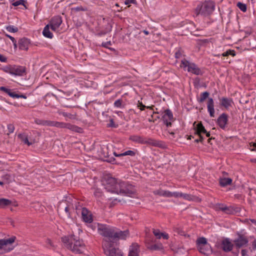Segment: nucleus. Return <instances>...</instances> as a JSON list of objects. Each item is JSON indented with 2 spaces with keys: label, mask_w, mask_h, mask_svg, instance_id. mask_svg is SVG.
<instances>
[{
  "label": "nucleus",
  "mask_w": 256,
  "mask_h": 256,
  "mask_svg": "<svg viewBox=\"0 0 256 256\" xmlns=\"http://www.w3.org/2000/svg\"><path fill=\"white\" fill-rule=\"evenodd\" d=\"M102 184L108 192L112 194L126 195L131 193L130 186L110 176H106L103 178Z\"/></svg>",
  "instance_id": "1"
},
{
  "label": "nucleus",
  "mask_w": 256,
  "mask_h": 256,
  "mask_svg": "<svg viewBox=\"0 0 256 256\" xmlns=\"http://www.w3.org/2000/svg\"><path fill=\"white\" fill-rule=\"evenodd\" d=\"M62 241L68 249L76 253H82L84 249V244L81 240H76L73 236L68 238L66 237L62 238Z\"/></svg>",
  "instance_id": "2"
},
{
  "label": "nucleus",
  "mask_w": 256,
  "mask_h": 256,
  "mask_svg": "<svg viewBox=\"0 0 256 256\" xmlns=\"http://www.w3.org/2000/svg\"><path fill=\"white\" fill-rule=\"evenodd\" d=\"M214 4L212 1H207L198 5L196 8V15L201 14L206 16L212 12L214 10Z\"/></svg>",
  "instance_id": "3"
},
{
  "label": "nucleus",
  "mask_w": 256,
  "mask_h": 256,
  "mask_svg": "<svg viewBox=\"0 0 256 256\" xmlns=\"http://www.w3.org/2000/svg\"><path fill=\"white\" fill-rule=\"evenodd\" d=\"M114 228L102 224H98V232L104 237V243L106 241H108L110 244H112V240L114 232Z\"/></svg>",
  "instance_id": "4"
},
{
  "label": "nucleus",
  "mask_w": 256,
  "mask_h": 256,
  "mask_svg": "<svg viewBox=\"0 0 256 256\" xmlns=\"http://www.w3.org/2000/svg\"><path fill=\"white\" fill-rule=\"evenodd\" d=\"M180 66L183 68L184 70H186L188 72L194 74L200 75L202 74V70L195 64L190 62L186 59L182 60Z\"/></svg>",
  "instance_id": "5"
},
{
  "label": "nucleus",
  "mask_w": 256,
  "mask_h": 256,
  "mask_svg": "<svg viewBox=\"0 0 256 256\" xmlns=\"http://www.w3.org/2000/svg\"><path fill=\"white\" fill-rule=\"evenodd\" d=\"M196 244L199 252L206 255H209L212 252L210 244L208 243L205 238L202 237L198 238Z\"/></svg>",
  "instance_id": "6"
},
{
  "label": "nucleus",
  "mask_w": 256,
  "mask_h": 256,
  "mask_svg": "<svg viewBox=\"0 0 256 256\" xmlns=\"http://www.w3.org/2000/svg\"><path fill=\"white\" fill-rule=\"evenodd\" d=\"M102 247L107 256H123L121 250L115 248L113 244H110L108 240L104 243Z\"/></svg>",
  "instance_id": "7"
},
{
  "label": "nucleus",
  "mask_w": 256,
  "mask_h": 256,
  "mask_svg": "<svg viewBox=\"0 0 256 256\" xmlns=\"http://www.w3.org/2000/svg\"><path fill=\"white\" fill-rule=\"evenodd\" d=\"M15 239V237H12L8 239H0V250L2 252H8L13 250L12 244L14 242Z\"/></svg>",
  "instance_id": "8"
},
{
  "label": "nucleus",
  "mask_w": 256,
  "mask_h": 256,
  "mask_svg": "<svg viewBox=\"0 0 256 256\" xmlns=\"http://www.w3.org/2000/svg\"><path fill=\"white\" fill-rule=\"evenodd\" d=\"M162 119L164 124L167 127L170 126H172V122L174 120L172 112L168 109L164 111L162 116Z\"/></svg>",
  "instance_id": "9"
},
{
  "label": "nucleus",
  "mask_w": 256,
  "mask_h": 256,
  "mask_svg": "<svg viewBox=\"0 0 256 256\" xmlns=\"http://www.w3.org/2000/svg\"><path fill=\"white\" fill-rule=\"evenodd\" d=\"M62 23V18L60 16H56L52 18L48 24L50 28L54 32H58V28Z\"/></svg>",
  "instance_id": "10"
},
{
  "label": "nucleus",
  "mask_w": 256,
  "mask_h": 256,
  "mask_svg": "<svg viewBox=\"0 0 256 256\" xmlns=\"http://www.w3.org/2000/svg\"><path fill=\"white\" fill-rule=\"evenodd\" d=\"M128 230L120 231L117 230L115 228L114 230L113 238L112 240V244L114 245V241L117 240L118 239L125 240L128 236Z\"/></svg>",
  "instance_id": "11"
},
{
  "label": "nucleus",
  "mask_w": 256,
  "mask_h": 256,
  "mask_svg": "<svg viewBox=\"0 0 256 256\" xmlns=\"http://www.w3.org/2000/svg\"><path fill=\"white\" fill-rule=\"evenodd\" d=\"M236 246L237 248H241L247 244L248 240L246 237L242 235H239L238 237L234 241Z\"/></svg>",
  "instance_id": "12"
},
{
  "label": "nucleus",
  "mask_w": 256,
  "mask_h": 256,
  "mask_svg": "<svg viewBox=\"0 0 256 256\" xmlns=\"http://www.w3.org/2000/svg\"><path fill=\"white\" fill-rule=\"evenodd\" d=\"M140 246L136 243H133L129 248L128 256H139Z\"/></svg>",
  "instance_id": "13"
},
{
  "label": "nucleus",
  "mask_w": 256,
  "mask_h": 256,
  "mask_svg": "<svg viewBox=\"0 0 256 256\" xmlns=\"http://www.w3.org/2000/svg\"><path fill=\"white\" fill-rule=\"evenodd\" d=\"M18 44L20 50H27L30 44V41L28 39L24 38L19 40Z\"/></svg>",
  "instance_id": "14"
},
{
  "label": "nucleus",
  "mask_w": 256,
  "mask_h": 256,
  "mask_svg": "<svg viewBox=\"0 0 256 256\" xmlns=\"http://www.w3.org/2000/svg\"><path fill=\"white\" fill-rule=\"evenodd\" d=\"M26 72V68L22 66H12V75L22 76Z\"/></svg>",
  "instance_id": "15"
},
{
  "label": "nucleus",
  "mask_w": 256,
  "mask_h": 256,
  "mask_svg": "<svg viewBox=\"0 0 256 256\" xmlns=\"http://www.w3.org/2000/svg\"><path fill=\"white\" fill-rule=\"evenodd\" d=\"M228 116L226 114H222L218 118L217 122L220 128L224 129L228 122Z\"/></svg>",
  "instance_id": "16"
},
{
  "label": "nucleus",
  "mask_w": 256,
  "mask_h": 256,
  "mask_svg": "<svg viewBox=\"0 0 256 256\" xmlns=\"http://www.w3.org/2000/svg\"><path fill=\"white\" fill-rule=\"evenodd\" d=\"M222 250L226 252H230L232 250L233 244L229 238H225L222 241Z\"/></svg>",
  "instance_id": "17"
},
{
  "label": "nucleus",
  "mask_w": 256,
  "mask_h": 256,
  "mask_svg": "<svg viewBox=\"0 0 256 256\" xmlns=\"http://www.w3.org/2000/svg\"><path fill=\"white\" fill-rule=\"evenodd\" d=\"M220 104L221 106L224 107L226 109L232 106L233 100L230 98L222 97L219 98Z\"/></svg>",
  "instance_id": "18"
},
{
  "label": "nucleus",
  "mask_w": 256,
  "mask_h": 256,
  "mask_svg": "<svg viewBox=\"0 0 256 256\" xmlns=\"http://www.w3.org/2000/svg\"><path fill=\"white\" fill-rule=\"evenodd\" d=\"M218 210H220L226 214H232L234 210L232 206H227L224 204H218L216 207Z\"/></svg>",
  "instance_id": "19"
},
{
  "label": "nucleus",
  "mask_w": 256,
  "mask_h": 256,
  "mask_svg": "<svg viewBox=\"0 0 256 256\" xmlns=\"http://www.w3.org/2000/svg\"><path fill=\"white\" fill-rule=\"evenodd\" d=\"M82 218L84 222L90 223L92 220L90 212L86 208H84L82 210Z\"/></svg>",
  "instance_id": "20"
},
{
  "label": "nucleus",
  "mask_w": 256,
  "mask_h": 256,
  "mask_svg": "<svg viewBox=\"0 0 256 256\" xmlns=\"http://www.w3.org/2000/svg\"><path fill=\"white\" fill-rule=\"evenodd\" d=\"M208 111L210 113L211 117L214 116V102L212 98H208L207 103Z\"/></svg>",
  "instance_id": "21"
},
{
  "label": "nucleus",
  "mask_w": 256,
  "mask_h": 256,
  "mask_svg": "<svg viewBox=\"0 0 256 256\" xmlns=\"http://www.w3.org/2000/svg\"><path fill=\"white\" fill-rule=\"evenodd\" d=\"M196 129V134H198L200 137V140L202 141L204 138L202 134H204V132H206V130L205 129L204 127L203 126L201 122L198 123L197 124Z\"/></svg>",
  "instance_id": "22"
},
{
  "label": "nucleus",
  "mask_w": 256,
  "mask_h": 256,
  "mask_svg": "<svg viewBox=\"0 0 256 256\" xmlns=\"http://www.w3.org/2000/svg\"><path fill=\"white\" fill-rule=\"evenodd\" d=\"M142 144H148L152 146L161 147L162 146V142L160 141L156 140L152 138H148L146 140V141L141 142Z\"/></svg>",
  "instance_id": "23"
},
{
  "label": "nucleus",
  "mask_w": 256,
  "mask_h": 256,
  "mask_svg": "<svg viewBox=\"0 0 256 256\" xmlns=\"http://www.w3.org/2000/svg\"><path fill=\"white\" fill-rule=\"evenodd\" d=\"M154 234L156 237L157 238L160 239L162 238L165 240H168L169 238L168 234L166 232H161L159 230L154 229Z\"/></svg>",
  "instance_id": "24"
},
{
  "label": "nucleus",
  "mask_w": 256,
  "mask_h": 256,
  "mask_svg": "<svg viewBox=\"0 0 256 256\" xmlns=\"http://www.w3.org/2000/svg\"><path fill=\"white\" fill-rule=\"evenodd\" d=\"M147 248L150 250H162L164 246L162 243L157 242L153 244H148Z\"/></svg>",
  "instance_id": "25"
},
{
  "label": "nucleus",
  "mask_w": 256,
  "mask_h": 256,
  "mask_svg": "<svg viewBox=\"0 0 256 256\" xmlns=\"http://www.w3.org/2000/svg\"><path fill=\"white\" fill-rule=\"evenodd\" d=\"M153 193L155 195H158L170 198V192L168 190H164L162 189H159L154 191Z\"/></svg>",
  "instance_id": "26"
},
{
  "label": "nucleus",
  "mask_w": 256,
  "mask_h": 256,
  "mask_svg": "<svg viewBox=\"0 0 256 256\" xmlns=\"http://www.w3.org/2000/svg\"><path fill=\"white\" fill-rule=\"evenodd\" d=\"M68 129H69L72 131L76 132H81L82 131V129L76 126L72 125L69 123H65L64 128Z\"/></svg>",
  "instance_id": "27"
},
{
  "label": "nucleus",
  "mask_w": 256,
  "mask_h": 256,
  "mask_svg": "<svg viewBox=\"0 0 256 256\" xmlns=\"http://www.w3.org/2000/svg\"><path fill=\"white\" fill-rule=\"evenodd\" d=\"M36 124L45 126H52V120H42L40 119H36L34 120Z\"/></svg>",
  "instance_id": "28"
},
{
  "label": "nucleus",
  "mask_w": 256,
  "mask_h": 256,
  "mask_svg": "<svg viewBox=\"0 0 256 256\" xmlns=\"http://www.w3.org/2000/svg\"><path fill=\"white\" fill-rule=\"evenodd\" d=\"M50 25L47 24L44 28L42 34L46 38H52L53 37V34L50 30Z\"/></svg>",
  "instance_id": "29"
},
{
  "label": "nucleus",
  "mask_w": 256,
  "mask_h": 256,
  "mask_svg": "<svg viewBox=\"0 0 256 256\" xmlns=\"http://www.w3.org/2000/svg\"><path fill=\"white\" fill-rule=\"evenodd\" d=\"M232 182V180L230 178H222L220 180V184L222 186L230 185Z\"/></svg>",
  "instance_id": "30"
},
{
  "label": "nucleus",
  "mask_w": 256,
  "mask_h": 256,
  "mask_svg": "<svg viewBox=\"0 0 256 256\" xmlns=\"http://www.w3.org/2000/svg\"><path fill=\"white\" fill-rule=\"evenodd\" d=\"M18 137L20 138L21 140L26 144L28 146L32 145L33 144V142H29L28 140V136L26 134H20L18 135Z\"/></svg>",
  "instance_id": "31"
},
{
  "label": "nucleus",
  "mask_w": 256,
  "mask_h": 256,
  "mask_svg": "<svg viewBox=\"0 0 256 256\" xmlns=\"http://www.w3.org/2000/svg\"><path fill=\"white\" fill-rule=\"evenodd\" d=\"M12 202L6 198H0V207L4 208L5 206H8L11 204Z\"/></svg>",
  "instance_id": "32"
},
{
  "label": "nucleus",
  "mask_w": 256,
  "mask_h": 256,
  "mask_svg": "<svg viewBox=\"0 0 256 256\" xmlns=\"http://www.w3.org/2000/svg\"><path fill=\"white\" fill-rule=\"evenodd\" d=\"M0 90L6 93L9 96H10L12 98H13V96H16L15 95H14V92H12L11 90L6 88L4 86H1L0 87Z\"/></svg>",
  "instance_id": "33"
},
{
  "label": "nucleus",
  "mask_w": 256,
  "mask_h": 256,
  "mask_svg": "<svg viewBox=\"0 0 256 256\" xmlns=\"http://www.w3.org/2000/svg\"><path fill=\"white\" fill-rule=\"evenodd\" d=\"M209 93L207 92H204L200 94V97L198 99V102L202 103L209 96Z\"/></svg>",
  "instance_id": "34"
},
{
  "label": "nucleus",
  "mask_w": 256,
  "mask_h": 256,
  "mask_svg": "<svg viewBox=\"0 0 256 256\" xmlns=\"http://www.w3.org/2000/svg\"><path fill=\"white\" fill-rule=\"evenodd\" d=\"M136 154V152L134 151L128 150L126 152H125L124 153L119 154H114L115 156H134Z\"/></svg>",
  "instance_id": "35"
},
{
  "label": "nucleus",
  "mask_w": 256,
  "mask_h": 256,
  "mask_svg": "<svg viewBox=\"0 0 256 256\" xmlns=\"http://www.w3.org/2000/svg\"><path fill=\"white\" fill-rule=\"evenodd\" d=\"M52 126H55L58 128H64L65 122L52 121Z\"/></svg>",
  "instance_id": "36"
},
{
  "label": "nucleus",
  "mask_w": 256,
  "mask_h": 256,
  "mask_svg": "<svg viewBox=\"0 0 256 256\" xmlns=\"http://www.w3.org/2000/svg\"><path fill=\"white\" fill-rule=\"evenodd\" d=\"M12 66L10 65V66H4V67L0 68V69L4 72L8 73V74H12Z\"/></svg>",
  "instance_id": "37"
},
{
  "label": "nucleus",
  "mask_w": 256,
  "mask_h": 256,
  "mask_svg": "<svg viewBox=\"0 0 256 256\" xmlns=\"http://www.w3.org/2000/svg\"><path fill=\"white\" fill-rule=\"evenodd\" d=\"M181 198L184 200H194V196L187 194H184L182 192Z\"/></svg>",
  "instance_id": "38"
},
{
  "label": "nucleus",
  "mask_w": 256,
  "mask_h": 256,
  "mask_svg": "<svg viewBox=\"0 0 256 256\" xmlns=\"http://www.w3.org/2000/svg\"><path fill=\"white\" fill-rule=\"evenodd\" d=\"M222 55L223 56H228L229 55H232V56H235L236 54L234 50H227L226 52H224Z\"/></svg>",
  "instance_id": "39"
},
{
  "label": "nucleus",
  "mask_w": 256,
  "mask_h": 256,
  "mask_svg": "<svg viewBox=\"0 0 256 256\" xmlns=\"http://www.w3.org/2000/svg\"><path fill=\"white\" fill-rule=\"evenodd\" d=\"M6 29L8 31L11 32H16L18 31V28L13 26H10L6 28Z\"/></svg>",
  "instance_id": "40"
},
{
  "label": "nucleus",
  "mask_w": 256,
  "mask_h": 256,
  "mask_svg": "<svg viewBox=\"0 0 256 256\" xmlns=\"http://www.w3.org/2000/svg\"><path fill=\"white\" fill-rule=\"evenodd\" d=\"M182 192H170V198L174 197L176 198H181Z\"/></svg>",
  "instance_id": "41"
},
{
  "label": "nucleus",
  "mask_w": 256,
  "mask_h": 256,
  "mask_svg": "<svg viewBox=\"0 0 256 256\" xmlns=\"http://www.w3.org/2000/svg\"><path fill=\"white\" fill-rule=\"evenodd\" d=\"M58 113L60 114L63 116H64L66 117V118H68L70 119H72V118H74V116L70 113H66V112H59Z\"/></svg>",
  "instance_id": "42"
},
{
  "label": "nucleus",
  "mask_w": 256,
  "mask_h": 256,
  "mask_svg": "<svg viewBox=\"0 0 256 256\" xmlns=\"http://www.w3.org/2000/svg\"><path fill=\"white\" fill-rule=\"evenodd\" d=\"M238 8L243 12H245L246 10V6L245 4L241 2H238L237 4Z\"/></svg>",
  "instance_id": "43"
},
{
  "label": "nucleus",
  "mask_w": 256,
  "mask_h": 256,
  "mask_svg": "<svg viewBox=\"0 0 256 256\" xmlns=\"http://www.w3.org/2000/svg\"><path fill=\"white\" fill-rule=\"evenodd\" d=\"M8 127V134H12V133H13L14 130V124H8L7 126Z\"/></svg>",
  "instance_id": "44"
},
{
  "label": "nucleus",
  "mask_w": 256,
  "mask_h": 256,
  "mask_svg": "<svg viewBox=\"0 0 256 256\" xmlns=\"http://www.w3.org/2000/svg\"><path fill=\"white\" fill-rule=\"evenodd\" d=\"M122 104V100L120 99H118L115 101L114 102V106L116 108H121Z\"/></svg>",
  "instance_id": "45"
},
{
  "label": "nucleus",
  "mask_w": 256,
  "mask_h": 256,
  "mask_svg": "<svg viewBox=\"0 0 256 256\" xmlns=\"http://www.w3.org/2000/svg\"><path fill=\"white\" fill-rule=\"evenodd\" d=\"M24 0H18L13 2L12 5L14 6H17L19 5H24Z\"/></svg>",
  "instance_id": "46"
},
{
  "label": "nucleus",
  "mask_w": 256,
  "mask_h": 256,
  "mask_svg": "<svg viewBox=\"0 0 256 256\" xmlns=\"http://www.w3.org/2000/svg\"><path fill=\"white\" fill-rule=\"evenodd\" d=\"M250 146L252 150H254L256 149V142H252L250 144Z\"/></svg>",
  "instance_id": "47"
},
{
  "label": "nucleus",
  "mask_w": 256,
  "mask_h": 256,
  "mask_svg": "<svg viewBox=\"0 0 256 256\" xmlns=\"http://www.w3.org/2000/svg\"><path fill=\"white\" fill-rule=\"evenodd\" d=\"M134 140L139 143L142 144V142H141L142 141L144 142V141H146V140L142 138H141L140 136H136V137Z\"/></svg>",
  "instance_id": "48"
},
{
  "label": "nucleus",
  "mask_w": 256,
  "mask_h": 256,
  "mask_svg": "<svg viewBox=\"0 0 256 256\" xmlns=\"http://www.w3.org/2000/svg\"><path fill=\"white\" fill-rule=\"evenodd\" d=\"M14 95H15L16 96H13L12 98H23L24 99L26 98V96L23 94L18 95V94L14 93Z\"/></svg>",
  "instance_id": "49"
},
{
  "label": "nucleus",
  "mask_w": 256,
  "mask_h": 256,
  "mask_svg": "<svg viewBox=\"0 0 256 256\" xmlns=\"http://www.w3.org/2000/svg\"><path fill=\"white\" fill-rule=\"evenodd\" d=\"M138 106L140 107V110H144V108H146V106H144L142 102H138Z\"/></svg>",
  "instance_id": "50"
},
{
  "label": "nucleus",
  "mask_w": 256,
  "mask_h": 256,
  "mask_svg": "<svg viewBox=\"0 0 256 256\" xmlns=\"http://www.w3.org/2000/svg\"><path fill=\"white\" fill-rule=\"evenodd\" d=\"M7 60V58L4 56L3 55L0 54V61L2 62H6Z\"/></svg>",
  "instance_id": "51"
},
{
  "label": "nucleus",
  "mask_w": 256,
  "mask_h": 256,
  "mask_svg": "<svg viewBox=\"0 0 256 256\" xmlns=\"http://www.w3.org/2000/svg\"><path fill=\"white\" fill-rule=\"evenodd\" d=\"M108 126L114 128H116L117 126L115 125V124H114V122L112 119H111L110 120V123L108 124Z\"/></svg>",
  "instance_id": "52"
},
{
  "label": "nucleus",
  "mask_w": 256,
  "mask_h": 256,
  "mask_svg": "<svg viewBox=\"0 0 256 256\" xmlns=\"http://www.w3.org/2000/svg\"><path fill=\"white\" fill-rule=\"evenodd\" d=\"M64 210H65L68 216L70 217V212L69 206L66 207L64 208Z\"/></svg>",
  "instance_id": "53"
},
{
  "label": "nucleus",
  "mask_w": 256,
  "mask_h": 256,
  "mask_svg": "<svg viewBox=\"0 0 256 256\" xmlns=\"http://www.w3.org/2000/svg\"><path fill=\"white\" fill-rule=\"evenodd\" d=\"M242 256H248V252L246 250H242L241 252Z\"/></svg>",
  "instance_id": "54"
},
{
  "label": "nucleus",
  "mask_w": 256,
  "mask_h": 256,
  "mask_svg": "<svg viewBox=\"0 0 256 256\" xmlns=\"http://www.w3.org/2000/svg\"><path fill=\"white\" fill-rule=\"evenodd\" d=\"M252 246L254 250H256V240H254L252 243Z\"/></svg>",
  "instance_id": "55"
},
{
  "label": "nucleus",
  "mask_w": 256,
  "mask_h": 256,
  "mask_svg": "<svg viewBox=\"0 0 256 256\" xmlns=\"http://www.w3.org/2000/svg\"><path fill=\"white\" fill-rule=\"evenodd\" d=\"M111 44V43L110 42H104V43H102V46L105 48H108V46H110Z\"/></svg>",
  "instance_id": "56"
},
{
  "label": "nucleus",
  "mask_w": 256,
  "mask_h": 256,
  "mask_svg": "<svg viewBox=\"0 0 256 256\" xmlns=\"http://www.w3.org/2000/svg\"><path fill=\"white\" fill-rule=\"evenodd\" d=\"M135 0H126L125 4H134Z\"/></svg>",
  "instance_id": "57"
},
{
  "label": "nucleus",
  "mask_w": 256,
  "mask_h": 256,
  "mask_svg": "<svg viewBox=\"0 0 256 256\" xmlns=\"http://www.w3.org/2000/svg\"><path fill=\"white\" fill-rule=\"evenodd\" d=\"M174 230L178 234H182L183 233V232L182 230H180L178 228H174Z\"/></svg>",
  "instance_id": "58"
},
{
  "label": "nucleus",
  "mask_w": 256,
  "mask_h": 256,
  "mask_svg": "<svg viewBox=\"0 0 256 256\" xmlns=\"http://www.w3.org/2000/svg\"><path fill=\"white\" fill-rule=\"evenodd\" d=\"M6 37H8V38H10V40L12 41V42H14V40H16L15 38H14V37H12V36H10V35L8 34H6Z\"/></svg>",
  "instance_id": "59"
},
{
  "label": "nucleus",
  "mask_w": 256,
  "mask_h": 256,
  "mask_svg": "<svg viewBox=\"0 0 256 256\" xmlns=\"http://www.w3.org/2000/svg\"><path fill=\"white\" fill-rule=\"evenodd\" d=\"M74 10H75L76 11H80V10H84L82 7H76V8H74Z\"/></svg>",
  "instance_id": "60"
},
{
  "label": "nucleus",
  "mask_w": 256,
  "mask_h": 256,
  "mask_svg": "<svg viewBox=\"0 0 256 256\" xmlns=\"http://www.w3.org/2000/svg\"><path fill=\"white\" fill-rule=\"evenodd\" d=\"M14 48H17V44L16 40L12 42Z\"/></svg>",
  "instance_id": "61"
},
{
  "label": "nucleus",
  "mask_w": 256,
  "mask_h": 256,
  "mask_svg": "<svg viewBox=\"0 0 256 256\" xmlns=\"http://www.w3.org/2000/svg\"><path fill=\"white\" fill-rule=\"evenodd\" d=\"M250 222H251L252 224H254L255 225H256V220H254V219H250Z\"/></svg>",
  "instance_id": "62"
},
{
  "label": "nucleus",
  "mask_w": 256,
  "mask_h": 256,
  "mask_svg": "<svg viewBox=\"0 0 256 256\" xmlns=\"http://www.w3.org/2000/svg\"><path fill=\"white\" fill-rule=\"evenodd\" d=\"M204 134H206V137H210V132H208L207 131H206V132H204Z\"/></svg>",
  "instance_id": "63"
},
{
  "label": "nucleus",
  "mask_w": 256,
  "mask_h": 256,
  "mask_svg": "<svg viewBox=\"0 0 256 256\" xmlns=\"http://www.w3.org/2000/svg\"><path fill=\"white\" fill-rule=\"evenodd\" d=\"M144 34H146V35H148V34H149L148 32V31H147V30H144Z\"/></svg>",
  "instance_id": "64"
}]
</instances>
